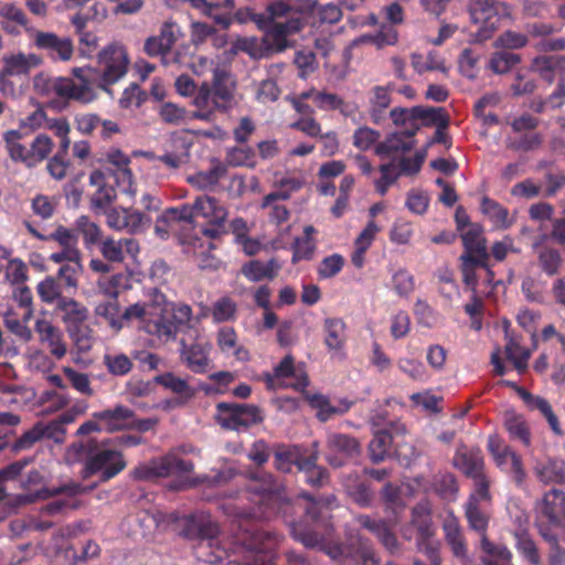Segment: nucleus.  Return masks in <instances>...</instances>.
<instances>
[{"label": "nucleus", "mask_w": 565, "mask_h": 565, "mask_svg": "<svg viewBox=\"0 0 565 565\" xmlns=\"http://www.w3.org/2000/svg\"><path fill=\"white\" fill-rule=\"evenodd\" d=\"M312 408L317 409V416L321 422H327L333 415L344 414L351 407L348 401H340L338 405H332L330 401L321 394L307 396Z\"/></svg>", "instance_id": "nucleus-44"}, {"label": "nucleus", "mask_w": 565, "mask_h": 565, "mask_svg": "<svg viewBox=\"0 0 565 565\" xmlns=\"http://www.w3.org/2000/svg\"><path fill=\"white\" fill-rule=\"evenodd\" d=\"M381 177L379 179H374V185L376 191L384 195L388 188L394 184L401 175L398 171V167L394 161L388 163H384L380 166Z\"/></svg>", "instance_id": "nucleus-63"}, {"label": "nucleus", "mask_w": 565, "mask_h": 565, "mask_svg": "<svg viewBox=\"0 0 565 565\" xmlns=\"http://www.w3.org/2000/svg\"><path fill=\"white\" fill-rule=\"evenodd\" d=\"M414 136H408V132H394L380 142L375 152L380 157H393L399 153L408 152L415 146Z\"/></svg>", "instance_id": "nucleus-33"}, {"label": "nucleus", "mask_w": 565, "mask_h": 565, "mask_svg": "<svg viewBox=\"0 0 565 565\" xmlns=\"http://www.w3.org/2000/svg\"><path fill=\"white\" fill-rule=\"evenodd\" d=\"M454 465L473 480L475 489L489 488L490 481L483 472L484 460L479 448L461 446L454 456Z\"/></svg>", "instance_id": "nucleus-15"}, {"label": "nucleus", "mask_w": 565, "mask_h": 565, "mask_svg": "<svg viewBox=\"0 0 565 565\" xmlns=\"http://www.w3.org/2000/svg\"><path fill=\"white\" fill-rule=\"evenodd\" d=\"M193 467L191 461L178 457L174 451H170L160 458L140 463L130 472V477L135 480H152L189 473L193 470Z\"/></svg>", "instance_id": "nucleus-5"}, {"label": "nucleus", "mask_w": 565, "mask_h": 565, "mask_svg": "<svg viewBox=\"0 0 565 565\" xmlns=\"http://www.w3.org/2000/svg\"><path fill=\"white\" fill-rule=\"evenodd\" d=\"M36 292L40 299L45 303H57L64 297L62 296L61 286L52 276L45 277L36 286Z\"/></svg>", "instance_id": "nucleus-62"}, {"label": "nucleus", "mask_w": 565, "mask_h": 565, "mask_svg": "<svg viewBox=\"0 0 565 565\" xmlns=\"http://www.w3.org/2000/svg\"><path fill=\"white\" fill-rule=\"evenodd\" d=\"M139 244L134 238H106L100 243V253L109 262L119 263L124 260L125 253L136 257L139 253Z\"/></svg>", "instance_id": "nucleus-30"}, {"label": "nucleus", "mask_w": 565, "mask_h": 565, "mask_svg": "<svg viewBox=\"0 0 565 565\" xmlns=\"http://www.w3.org/2000/svg\"><path fill=\"white\" fill-rule=\"evenodd\" d=\"M52 263L60 265L56 273L57 278L64 281L65 286L77 288L78 278L83 273V257L73 256L63 259H50Z\"/></svg>", "instance_id": "nucleus-39"}, {"label": "nucleus", "mask_w": 565, "mask_h": 565, "mask_svg": "<svg viewBox=\"0 0 565 565\" xmlns=\"http://www.w3.org/2000/svg\"><path fill=\"white\" fill-rule=\"evenodd\" d=\"M33 43L39 50L46 51L54 61L67 62L74 54L73 41L53 32L34 31Z\"/></svg>", "instance_id": "nucleus-19"}, {"label": "nucleus", "mask_w": 565, "mask_h": 565, "mask_svg": "<svg viewBox=\"0 0 565 565\" xmlns=\"http://www.w3.org/2000/svg\"><path fill=\"white\" fill-rule=\"evenodd\" d=\"M440 111L441 109H425L420 107H413L411 109L394 108L391 110L390 116L395 126L403 127L404 132H408V136H414L419 129V119L436 120L437 114Z\"/></svg>", "instance_id": "nucleus-22"}, {"label": "nucleus", "mask_w": 565, "mask_h": 565, "mask_svg": "<svg viewBox=\"0 0 565 565\" xmlns=\"http://www.w3.org/2000/svg\"><path fill=\"white\" fill-rule=\"evenodd\" d=\"M315 451L313 454L298 461V469L306 473V478L308 483L315 487H321L328 479L327 470L317 465L318 460V449L317 444H313Z\"/></svg>", "instance_id": "nucleus-50"}, {"label": "nucleus", "mask_w": 565, "mask_h": 565, "mask_svg": "<svg viewBox=\"0 0 565 565\" xmlns=\"http://www.w3.org/2000/svg\"><path fill=\"white\" fill-rule=\"evenodd\" d=\"M216 345L220 352L238 362H247L250 359L248 350L238 341L236 331L232 327H222L216 332Z\"/></svg>", "instance_id": "nucleus-26"}, {"label": "nucleus", "mask_w": 565, "mask_h": 565, "mask_svg": "<svg viewBox=\"0 0 565 565\" xmlns=\"http://www.w3.org/2000/svg\"><path fill=\"white\" fill-rule=\"evenodd\" d=\"M487 448L499 469L510 473L518 483L523 482L525 471L522 459L515 451L497 435L489 436Z\"/></svg>", "instance_id": "nucleus-13"}, {"label": "nucleus", "mask_w": 565, "mask_h": 565, "mask_svg": "<svg viewBox=\"0 0 565 565\" xmlns=\"http://www.w3.org/2000/svg\"><path fill=\"white\" fill-rule=\"evenodd\" d=\"M106 221L109 227L129 234L145 232L151 222L150 217L131 209H111L106 214Z\"/></svg>", "instance_id": "nucleus-18"}, {"label": "nucleus", "mask_w": 565, "mask_h": 565, "mask_svg": "<svg viewBox=\"0 0 565 565\" xmlns=\"http://www.w3.org/2000/svg\"><path fill=\"white\" fill-rule=\"evenodd\" d=\"M194 342L186 343L184 339L180 341V358L189 370L202 374L207 371L211 364L210 352L211 343L200 337L198 330H194Z\"/></svg>", "instance_id": "nucleus-16"}, {"label": "nucleus", "mask_w": 565, "mask_h": 565, "mask_svg": "<svg viewBox=\"0 0 565 565\" xmlns=\"http://www.w3.org/2000/svg\"><path fill=\"white\" fill-rule=\"evenodd\" d=\"M234 88L228 73L222 68L215 70L212 83H209L212 105L215 108L225 109L233 98Z\"/></svg>", "instance_id": "nucleus-28"}, {"label": "nucleus", "mask_w": 565, "mask_h": 565, "mask_svg": "<svg viewBox=\"0 0 565 565\" xmlns=\"http://www.w3.org/2000/svg\"><path fill=\"white\" fill-rule=\"evenodd\" d=\"M356 522L362 527L373 533L385 546V548H387L390 552H394L398 548L396 536L392 533V531L386 526L384 522L372 520L367 515L358 516Z\"/></svg>", "instance_id": "nucleus-43"}, {"label": "nucleus", "mask_w": 565, "mask_h": 565, "mask_svg": "<svg viewBox=\"0 0 565 565\" xmlns=\"http://www.w3.org/2000/svg\"><path fill=\"white\" fill-rule=\"evenodd\" d=\"M95 315L104 318L107 323L116 331L122 328L124 321H128L124 317V312H120L119 303L117 299H108L99 302L95 307Z\"/></svg>", "instance_id": "nucleus-54"}, {"label": "nucleus", "mask_w": 565, "mask_h": 565, "mask_svg": "<svg viewBox=\"0 0 565 565\" xmlns=\"http://www.w3.org/2000/svg\"><path fill=\"white\" fill-rule=\"evenodd\" d=\"M564 64L565 56H539L532 61L530 71L551 84Z\"/></svg>", "instance_id": "nucleus-45"}, {"label": "nucleus", "mask_w": 565, "mask_h": 565, "mask_svg": "<svg viewBox=\"0 0 565 565\" xmlns=\"http://www.w3.org/2000/svg\"><path fill=\"white\" fill-rule=\"evenodd\" d=\"M41 64L42 58L34 53H17L3 56V72L10 76L28 74Z\"/></svg>", "instance_id": "nucleus-32"}, {"label": "nucleus", "mask_w": 565, "mask_h": 565, "mask_svg": "<svg viewBox=\"0 0 565 565\" xmlns=\"http://www.w3.org/2000/svg\"><path fill=\"white\" fill-rule=\"evenodd\" d=\"M106 160L116 168L114 174L118 189L122 193L134 196L136 194V189L132 172L128 168L130 162L129 158L122 151L111 149L106 153Z\"/></svg>", "instance_id": "nucleus-24"}, {"label": "nucleus", "mask_w": 565, "mask_h": 565, "mask_svg": "<svg viewBox=\"0 0 565 565\" xmlns=\"http://www.w3.org/2000/svg\"><path fill=\"white\" fill-rule=\"evenodd\" d=\"M94 418L100 420L104 431L107 433L131 429L132 411L118 405L113 409L94 413Z\"/></svg>", "instance_id": "nucleus-27"}, {"label": "nucleus", "mask_w": 565, "mask_h": 565, "mask_svg": "<svg viewBox=\"0 0 565 565\" xmlns=\"http://www.w3.org/2000/svg\"><path fill=\"white\" fill-rule=\"evenodd\" d=\"M55 311L61 317L63 323L66 326L70 335L75 339L79 349H90V339L86 335H78L81 327L88 318V309L77 300L65 297L56 303Z\"/></svg>", "instance_id": "nucleus-8"}, {"label": "nucleus", "mask_w": 565, "mask_h": 565, "mask_svg": "<svg viewBox=\"0 0 565 565\" xmlns=\"http://www.w3.org/2000/svg\"><path fill=\"white\" fill-rule=\"evenodd\" d=\"M445 539L450 545L454 555L463 563H468L467 547L462 539L459 522L452 513H448L443 525Z\"/></svg>", "instance_id": "nucleus-34"}, {"label": "nucleus", "mask_w": 565, "mask_h": 565, "mask_svg": "<svg viewBox=\"0 0 565 565\" xmlns=\"http://www.w3.org/2000/svg\"><path fill=\"white\" fill-rule=\"evenodd\" d=\"M305 21L302 14H291L285 22L260 23L258 26L264 30V43L269 54L280 53L291 46L288 38L302 30Z\"/></svg>", "instance_id": "nucleus-6"}, {"label": "nucleus", "mask_w": 565, "mask_h": 565, "mask_svg": "<svg viewBox=\"0 0 565 565\" xmlns=\"http://www.w3.org/2000/svg\"><path fill=\"white\" fill-rule=\"evenodd\" d=\"M126 461L120 451L100 449L89 457L85 466L86 476L100 472L102 481H108L126 468Z\"/></svg>", "instance_id": "nucleus-17"}, {"label": "nucleus", "mask_w": 565, "mask_h": 565, "mask_svg": "<svg viewBox=\"0 0 565 565\" xmlns=\"http://www.w3.org/2000/svg\"><path fill=\"white\" fill-rule=\"evenodd\" d=\"M73 78H56L54 92L63 98L73 99L82 104L94 102L99 89L94 81L92 67H74L72 70Z\"/></svg>", "instance_id": "nucleus-4"}, {"label": "nucleus", "mask_w": 565, "mask_h": 565, "mask_svg": "<svg viewBox=\"0 0 565 565\" xmlns=\"http://www.w3.org/2000/svg\"><path fill=\"white\" fill-rule=\"evenodd\" d=\"M411 65L413 70L419 75L433 71H438L441 73L448 72L445 60L436 52H429L427 55L413 52L411 54Z\"/></svg>", "instance_id": "nucleus-47"}, {"label": "nucleus", "mask_w": 565, "mask_h": 565, "mask_svg": "<svg viewBox=\"0 0 565 565\" xmlns=\"http://www.w3.org/2000/svg\"><path fill=\"white\" fill-rule=\"evenodd\" d=\"M327 461L333 467L342 466L347 459L360 452L356 439L344 434H331L327 439Z\"/></svg>", "instance_id": "nucleus-21"}, {"label": "nucleus", "mask_w": 565, "mask_h": 565, "mask_svg": "<svg viewBox=\"0 0 565 565\" xmlns=\"http://www.w3.org/2000/svg\"><path fill=\"white\" fill-rule=\"evenodd\" d=\"M226 174V168L223 163L215 160L212 167L206 171H199L188 177V182L202 191L213 190Z\"/></svg>", "instance_id": "nucleus-37"}, {"label": "nucleus", "mask_w": 565, "mask_h": 565, "mask_svg": "<svg viewBox=\"0 0 565 565\" xmlns=\"http://www.w3.org/2000/svg\"><path fill=\"white\" fill-rule=\"evenodd\" d=\"M194 218H203L210 227L203 230L204 235L216 238L223 232L222 228L227 218V209L214 196L199 195L193 201Z\"/></svg>", "instance_id": "nucleus-10"}, {"label": "nucleus", "mask_w": 565, "mask_h": 565, "mask_svg": "<svg viewBox=\"0 0 565 565\" xmlns=\"http://www.w3.org/2000/svg\"><path fill=\"white\" fill-rule=\"evenodd\" d=\"M290 194L287 191H280L277 193H270L266 195L263 200L262 207L268 209V216L270 221L276 224H280L288 220L289 211L287 207L279 203L280 200L289 199Z\"/></svg>", "instance_id": "nucleus-52"}, {"label": "nucleus", "mask_w": 565, "mask_h": 565, "mask_svg": "<svg viewBox=\"0 0 565 565\" xmlns=\"http://www.w3.org/2000/svg\"><path fill=\"white\" fill-rule=\"evenodd\" d=\"M129 65L128 50L122 43L114 41L105 45L97 53L96 66L92 67V74L97 87L113 95L111 86L127 75Z\"/></svg>", "instance_id": "nucleus-3"}, {"label": "nucleus", "mask_w": 565, "mask_h": 565, "mask_svg": "<svg viewBox=\"0 0 565 565\" xmlns=\"http://www.w3.org/2000/svg\"><path fill=\"white\" fill-rule=\"evenodd\" d=\"M465 246L462 255H473L480 259L487 260L489 254L487 252L486 239L478 226H471L461 236Z\"/></svg>", "instance_id": "nucleus-49"}, {"label": "nucleus", "mask_w": 565, "mask_h": 565, "mask_svg": "<svg viewBox=\"0 0 565 565\" xmlns=\"http://www.w3.org/2000/svg\"><path fill=\"white\" fill-rule=\"evenodd\" d=\"M415 277L405 268L392 274V288L401 298H408L415 290Z\"/></svg>", "instance_id": "nucleus-59"}, {"label": "nucleus", "mask_w": 565, "mask_h": 565, "mask_svg": "<svg viewBox=\"0 0 565 565\" xmlns=\"http://www.w3.org/2000/svg\"><path fill=\"white\" fill-rule=\"evenodd\" d=\"M217 529L214 524H209L207 530L204 533L202 541L200 542V553L203 556L204 550H211V554H206L204 561L210 564L221 563L225 558L230 556L228 551L225 547H218L216 545V541L212 537L216 533Z\"/></svg>", "instance_id": "nucleus-51"}, {"label": "nucleus", "mask_w": 565, "mask_h": 565, "mask_svg": "<svg viewBox=\"0 0 565 565\" xmlns=\"http://www.w3.org/2000/svg\"><path fill=\"white\" fill-rule=\"evenodd\" d=\"M264 381L268 390H278L280 387H292L302 391L308 385V377L302 366H296L291 355H286L273 373H266Z\"/></svg>", "instance_id": "nucleus-11"}, {"label": "nucleus", "mask_w": 565, "mask_h": 565, "mask_svg": "<svg viewBox=\"0 0 565 565\" xmlns=\"http://www.w3.org/2000/svg\"><path fill=\"white\" fill-rule=\"evenodd\" d=\"M469 12L475 23L480 24L479 35L487 39L499 26L502 19L510 17V8L493 0H470Z\"/></svg>", "instance_id": "nucleus-7"}, {"label": "nucleus", "mask_w": 565, "mask_h": 565, "mask_svg": "<svg viewBox=\"0 0 565 565\" xmlns=\"http://www.w3.org/2000/svg\"><path fill=\"white\" fill-rule=\"evenodd\" d=\"M236 310L237 307L234 300L228 297H222L213 303L211 313L214 322L220 323L234 320Z\"/></svg>", "instance_id": "nucleus-64"}, {"label": "nucleus", "mask_w": 565, "mask_h": 565, "mask_svg": "<svg viewBox=\"0 0 565 565\" xmlns=\"http://www.w3.org/2000/svg\"><path fill=\"white\" fill-rule=\"evenodd\" d=\"M233 53L244 52L254 60L268 56L269 53L264 43V39L258 40L255 36H246L237 39L232 45Z\"/></svg>", "instance_id": "nucleus-57"}, {"label": "nucleus", "mask_w": 565, "mask_h": 565, "mask_svg": "<svg viewBox=\"0 0 565 565\" xmlns=\"http://www.w3.org/2000/svg\"><path fill=\"white\" fill-rule=\"evenodd\" d=\"M17 377L10 364L4 365V375L0 377V408L21 409L34 397V392L13 380Z\"/></svg>", "instance_id": "nucleus-12"}, {"label": "nucleus", "mask_w": 565, "mask_h": 565, "mask_svg": "<svg viewBox=\"0 0 565 565\" xmlns=\"http://www.w3.org/2000/svg\"><path fill=\"white\" fill-rule=\"evenodd\" d=\"M29 321L24 319L23 312L17 315L11 308L3 313V322L7 329L24 342L32 339V331L28 327Z\"/></svg>", "instance_id": "nucleus-56"}, {"label": "nucleus", "mask_w": 565, "mask_h": 565, "mask_svg": "<svg viewBox=\"0 0 565 565\" xmlns=\"http://www.w3.org/2000/svg\"><path fill=\"white\" fill-rule=\"evenodd\" d=\"M412 523L416 526L419 537L429 539L434 536L429 508L426 503H419L413 509Z\"/></svg>", "instance_id": "nucleus-58"}, {"label": "nucleus", "mask_w": 565, "mask_h": 565, "mask_svg": "<svg viewBox=\"0 0 565 565\" xmlns=\"http://www.w3.org/2000/svg\"><path fill=\"white\" fill-rule=\"evenodd\" d=\"M248 491L253 495L252 500L259 504V509L264 507L262 515H267V510H273L284 500L281 483L274 480L269 473H259L252 479Z\"/></svg>", "instance_id": "nucleus-14"}, {"label": "nucleus", "mask_w": 565, "mask_h": 565, "mask_svg": "<svg viewBox=\"0 0 565 565\" xmlns=\"http://www.w3.org/2000/svg\"><path fill=\"white\" fill-rule=\"evenodd\" d=\"M380 232L379 225L372 220L362 230L354 241V249L351 254V262L356 268H362L365 263L364 255L371 247L377 233Z\"/></svg>", "instance_id": "nucleus-36"}, {"label": "nucleus", "mask_w": 565, "mask_h": 565, "mask_svg": "<svg viewBox=\"0 0 565 565\" xmlns=\"http://www.w3.org/2000/svg\"><path fill=\"white\" fill-rule=\"evenodd\" d=\"M504 427L513 440L521 441L524 446L531 445V433L526 420L514 411L504 413Z\"/></svg>", "instance_id": "nucleus-46"}, {"label": "nucleus", "mask_w": 565, "mask_h": 565, "mask_svg": "<svg viewBox=\"0 0 565 565\" xmlns=\"http://www.w3.org/2000/svg\"><path fill=\"white\" fill-rule=\"evenodd\" d=\"M22 134L19 130L6 131L3 134L6 150L12 161L33 168L30 148L20 142Z\"/></svg>", "instance_id": "nucleus-38"}, {"label": "nucleus", "mask_w": 565, "mask_h": 565, "mask_svg": "<svg viewBox=\"0 0 565 565\" xmlns=\"http://www.w3.org/2000/svg\"><path fill=\"white\" fill-rule=\"evenodd\" d=\"M480 209L483 215L487 216L498 230H507L514 222L508 209L488 196L482 198Z\"/></svg>", "instance_id": "nucleus-42"}, {"label": "nucleus", "mask_w": 565, "mask_h": 565, "mask_svg": "<svg viewBox=\"0 0 565 565\" xmlns=\"http://www.w3.org/2000/svg\"><path fill=\"white\" fill-rule=\"evenodd\" d=\"M147 298L124 311L128 321L138 320L139 329L162 342L174 340L183 327L192 329L193 311L189 305L168 301L158 288H149Z\"/></svg>", "instance_id": "nucleus-1"}, {"label": "nucleus", "mask_w": 565, "mask_h": 565, "mask_svg": "<svg viewBox=\"0 0 565 565\" xmlns=\"http://www.w3.org/2000/svg\"><path fill=\"white\" fill-rule=\"evenodd\" d=\"M47 239L57 243L61 247L60 250L53 252L49 259L82 256V252L78 248V235L74 230L60 225L49 235Z\"/></svg>", "instance_id": "nucleus-25"}, {"label": "nucleus", "mask_w": 565, "mask_h": 565, "mask_svg": "<svg viewBox=\"0 0 565 565\" xmlns=\"http://www.w3.org/2000/svg\"><path fill=\"white\" fill-rule=\"evenodd\" d=\"M215 417L223 428L232 430L247 429L263 420L258 407L230 403L217 404Z\"/></svg>", "instance_id": "nucleus-9"}, {"label": "nucleus", "mask_w": 565, "mask_h": 565, "mask_svg": "<svg viewBox=\"0 0 565 565\" xmlns=\"http://www.w3.org/2000/svg\"><path fill=\"white\" fill-rule=\"evenodd\" d=\"M324 344L334 354L341 353L347 342V324L341 318L323 321Z\"/></svg>", "instance_id": "nucleus-31"}, {"label": "nucleus", "mask_w": 565, "mask_h": 565, "mask_svg": "<svg viewBox=\"0 0 565 565\" xmlns=\"http://www.w3.org/2000/svg\"><path fill=\"white\" fill-rule=\"evenodd\" d=\"M536 477L544 483L565 482V465L561 460L537 461L534 467Z\"/></svg>", "instance_id": "nucleus-48"}, {"label": "nucleus", "mask_w": 565, "mask_h": 565, "mask_svg": "<svg viewBox=\"0 0 565 565\" xmlns=\"http://www.w3.org/2000/svg\"><path fill=\"white\" fill-rule=\"evenodd\" d=\"M490 502L491 495L489 488H484L483 491L481 489H475L466 504V516L470 527L481 533L482 536L488 526L489 515L487 509Z\"/></svg>", "instance_id": "nucleus-20"}, {"label": "nucleus", "mask_w": 565, "mask_h": 565, "mask_svg": "<svg viewBox=\"0 0 565 565\" xmlns=\"http://www.w3.org/2000/svg\"><path fill=\"white\" fill-rule=\"evenodd\" d=\"M235 381V374L230 371H220L207 376V381L201 384L200 390L206 395H222Z\"/></svg>", "instance_id": "nucleus-55"}, {"label": "nucleus", "mask_w": 565, "mask_h": 565, "mask_svg": "<svg viewBox=\"0 0 565 565\" xmlns=\"http://www.w3.org/2000/svg\"><path fill=\"white\" fill-rule=\"evenodd\" d=\"M280 268L281 264L276 258L268 262L252 260L243 266L242 273L248 280L256 282L275 278Z\"/></svg>", "instance_id": "nucleus-40"}, {"label": "nucleus", "mask_w": 565, "mask_h": 565, "mask_svg": "<svg viewBox=\"0 0 565 565\" xmlns=\"http://www.w3.org/2000/svg\"><path fill=\"white\" fill-rule=\"evenodd\" d=\"M35 332L39 334L40 342L49 348L54 358L60 360L65 356L67 347L58 327L46 319H38L35 321Z\"/></svg>", "instance_id": "nucleus-23"}, {"label": "nucleus", "mask_w": 565, "mask_h": 565, "mask_svg": "<svg viewBox=\"0 0 565 565\" xmlns=\"http://www.w3.org/2000/svg\"><path fill=\"white\" fill-rule=\"evenodd\" d=\"M540 512L550 523H558L562 516L565 518V493L555 489L545 493L540 505Z\"/></svg>", "instance_id": "nucleus-41"}, {"label": "nucleus", "mask_w": 565, "mask_h": 565, "mask_svg": "<svg viewBox=\"0 0 565 565\" xmlns=\"http://www.w3.org/2000/svg\"><path fill=\"white\" fill-rule=\"evenodd\" d=\"M29 460H19L0 470V482L18 479L19 487L23 490L17 495L20 504L33 503L39 500H45L55 497L61 492H67L71 497L82 494L92 488H85L79 483L68 482L61 487L47 488L45 484L46 476L40 469H31L25 475L22 470L26 467Z\"/></svg>", "instance_id": "nucleus-2"}, {"label": "nucleus", "mask_w": 565, "mask_h": 565, "mask_svg": "<svg viewBox=\"0 0 565 565\" xmlns=\"http://www.w3.org/2000/svg\"><path fill=\"white\" fill-rule=\"evenodd\" d=\"M278 536L267 531H254L242 534L238 537V544L234 547V552L246 550L256 553H268L278 544Z\"/></svg>", "instance_id": "nucleus-29"}, {"label": "nucleus", "mask_w": 565, "mask_h": 565, "mask_svg": "<svg viewBox=\"0 0 565 565\" xmlns=\"http://www.w3.org/2000/svg\"><path fill=\"white\" fill-rule=\"evenodd\" d=\"M316 228L311 225H307L303 228V236L295 238L292 244V263H297L302 259H310L316 250V241L313 235Z\"/></svg>", "instance_id": "nucleus-53"}, {"label": "nucleus", "mask_w": 565, "mask_h": 565, "mask_svg": "<svg viewBox=\"0 0 565 565\" xmlns=\"http://www.w3.org/2000/svg\"><path fill=\"white\" fill-rule=\"evenodd\" d=\"M160 119L173 126H179L188 121V115L185 108L170 102L162 103L158 109Z\"/></svg>", "instance_id": "nucleus-60"}, {"label": "nucleus", "mask_w": 565, "mask_h": 565, "mask_svg": "<svg viewBox=\"0 0 565 565\" xmlns=\"http://www.w3.org/2000/svg\"><path fill=\"white\" fill-rule=\"evenodd\" d=\"M54 142L45 134H39L30 145L31 158L33 167L44 161L52 152Z\"/></svg>", "instance_id": "nucleus-61"}, {"label": "nucleus", "mask_w": 565, "mask_h": 565, "mask_svg": "<svg viewBox=\"0 0 565 565\" xmlns=\"http://www.w3.org/2000/svg\"><path fill=\"white\" fill-rule=\"evenodd\" d=\"M193 105L196 110L189 113V119H198L205 122H212L215 118V107L211 103V92L209 89V82H203L193 98Z\"/></svg>", "instance_id": "nucleus-35"}]
</instances>
